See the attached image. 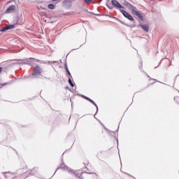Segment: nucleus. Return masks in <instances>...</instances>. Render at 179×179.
I'll use <instances>...</instances> for the list:
<instances>
[{"mask_svg": "<svg viewBox=\"0 0 179 179\" xmlns=\"http://www.w3.org/2000/svg\"><path fill=\"white\" fill-rule=\"evenodd\" d=\"M14 28H15V25H8V26L5 27V28H2L1 29V31H6L8 30H10V29H14Z\"/></svg>", "mask_w": 179, "mask_h": 179, "instance_id": "423d86ee", "label": "nucleus"}, {"mask_svg": "<svg viewBox=\"0 0 179 179\" xmlns=\"http://www.w3.org/2000/svg\"><path fill=\"white\" fill-rule=\"evenodd\" d=\"M140 27L145 32H149V25L148 24H141Z\"/></svg>", "mask_w": 179, "mask_h": 179, "instance_id": "0eeeda50", "label": "nucleus"}, {"mask_svg": "<svg viewBox=\"0 0 179 179\" xmlns=\"http://www.w3.org/2000/svg\"><path fill=\"white\" fill-rule=\"evenodd\" d=\"M111 3L113 5V6H115L117 8H124V7H122V5L119 3V2L116 0H112Z\"/></svg>", "mask_w": 179, "mask_h": 179, "instance_id": "39448f33", "label": "nucleus"}, {"mask_svg": "<svg viewBox=\"0 0 179 179\" xmlns=\"http://www.w3.org/2000/svg\"><path fill=\"white\" fill-rule=\"evenodd\" d=\"M22 173H29V174L30 175H34L36 173V171L34 169H32V170H31L30 171H29L27 170V166H25L23 169H22Z\"/></svg>", "mask_w": 179, "mask_h": 179, "instance_id": "7ed1b4c3", "label": "nucleus"}, {"mask_svg": "<svg viewBox=\"0 0 179 179\" xmlns=\"http://www.w3.org/2000/svg\"><path fill=\"white\" fill-rule=\"evenodd\" d=\"M120 11L122 13V15L128 20L131 21H134V18L131 15V14H129V13L126 12L124 10H120Z\"/></svg>", "mask_w": 179, "mask_h": 179, "instance_id": "f03ea898", "label": "nucleus"}, {"mask_svg": "<svg viewBox=\"0 0 179 179\" xmlns=\"http://www.w3.org/2000/svg\"><path fill=\"white\" fill-rule=\"evenodd\" d=\"M41 73V69L40 66H35L34 70L33 71L32 75L33 76H36V75H40Z\"/></svg>", "mask_w": 179, "mask_h": 179, "instance_id": "20e7f679", "label": "nucleus"}, {"mask_svg": "<svg viewBox=\"0 0 179 179\" xmlns=\"http://www.w3.org/2000/svg\"><path fill=\"white\" fill-rule=\"evenodd\" d=\"M91 102V103L94 104V105H96L95 102L92 101V99H90V101Z\"/></svg>", "mask_w": 179, "mask_h": 179, "instance_id": "dca6fc26", "label": "nucleus"}, {"mask_svg": "<svg viewBox=\"0 0 179 179\" xmlns=\"http://www.w3.org/2000/svg\"><path fill=\"white\" fill-rule=\"evenodd\" d=\"M29 59H34V58H29Z\"/></svg>", "mask_w": 179, "mask_h": 179, "instance_id": "a211bd4d", "label": "nucleus"}, {"mask_svg": "<svg viewBox=\"0 0 179 179\" xmlns=\"http://www.w3.org/2000/svg\"><path fill=\"white\" fill-rule=\"evenodd\" d=\"M48 8H49L50 9H54V8H55V5H53V4H49V5H48Z\"/></svg>", "mask_w": 179, "mask_h": 179, "instance_id": "9b49d317", "label": "nucleus"}, {"mask_svg": "<svg viewBox=\"0 0 179 179\" xmlns=\"http://www.w3.org/2000/svg\"><path fill=\"white\" fill-rule=\"evenodd\" d=\"M69 85L71 86V87H74V85H73V83H72V80H71V78H69Z\"/></svg>", "mask_w": 179, "mask_h": 179, "instance_id": "9d476101", "label": "nucleus"}, {"mask_svg": "<svg viewBox=\"0 0 179 179\" xmlns=\"http://www.w3.org/2000/svg\"><path fill=\"white\" fill-rule=\"evenodd\" d=\"M15 6H10V7H8V9H6V13H11V12H13L15 11Z\"/></svg>", "mask_w": 179, "mask_h": 179, "instance_id": "6e6552de", "label": "nucleus"}, {"mask_svg": "<svg viewBox=\"0 0 179 179\" xmlns=\"http://www.w3.org/2000/svg\"><path fill=\"white\" fill-rule=\"evenodd\" d=\"M86 3H91L92 0H84Z\"/></svg>", "mask_w": 179, "mask_h": 179, "instance_id": "f8f14e48", "label": "nucleus"}, {"mask_svg": "<svg viewBox=\"0 0 179 179\" xmlns=\"http://www.w3.org/2000/svg\"><path fill=\"white\" fill-rule=\"evenodd\" d=\"M8 85V83H1V85H0L1 87H3L4 85Z\"/></svg>", "mask_w": 179, "mask_h": 179, "instance_id": "4468645a", "label": "nucleus"}, {"mask_svg": "<svg viewBox=\"0 0 179 179\" xmlns=\"http://www.w3.org/2000/svg\"><path fill=\"white\" fill-rule=\"evenodd\" d=\"M63 3L65 5V6L67 7H71V1L70 0H65L64 1Z\"/></svg>", "mask_w": 179, "mask_h": 179, "instance_id": "1a4fd4ad", "label": "nucleus"}, {"mask_svg": "<svg viewBox=\"0 0 179 179\" xmlns=\"http://www.w3.org/2000/svg\"><path fill=\"white\" fill-rule=\"evenodd\" d=\"M126 6H127L129 8L131 9V13L133 15H136L138 18H139L141 20H143V17L141 13L138 11V9L134 7L132 4L129 3V2H126Z\"/></svg>", "mask_w": 179, "mask_h": 179, "instance_id": "f257e3e1", "label": "nucleus"}, {"mask_svg": "<svg viewBox=\"0 0 179 179\" xmlns=\"http://www.w3.org/2000/svg\"><path fill=\"white\" fill-rule=\"evenodd\" d=\"M52 1H57V0H52Z\"/></svg>", "mask_w": 179, "mask_h": 179, "instance_id": "6ab92c4d", "label": "nucleus"}, {"mask_svg": "<svg viewBox=\"0 0 179 179\" xmlns=\"http://www.w3.org/2000/svg\"><path fill=\"white\" fill-rule=\"evenodd\" d=\"M66 72L69 73V76H71V74L69 70L68 69V67H67V66H66Z\"/></svg>", "mask_w": 179, "mask_h": 179, "instance_id": "ddd939ff", "label": "nucleus"}, {"mask_svg": "<svg viewBox=\"0 0 179 179\" xmlns=\"http://www.w3.org/2000/svg\"><path fill=\"white\" fill-rule=\"evenodd\" d=\"M84 98L89 101H91V99H90L89 97L84 96Z\"/></svg>", "mask_w": 179, "mask_h": 179, "instance_id": "2eb2a0df", "label": "nucleus"}, {"mask_svg": "<svg viewBox=\"0 0 179 179\" xmlns=\"http://www.w3.org/2000/svg\"><path fill=\"white\" fill-rule=\"evenodd\" d=\"M3 67L0 66V73L3 71Z\"/></svg>", "mask_w": 179, "mask_h": 179, "instance_id": "f3484780", "label": "nucleus"}]
</instances>
